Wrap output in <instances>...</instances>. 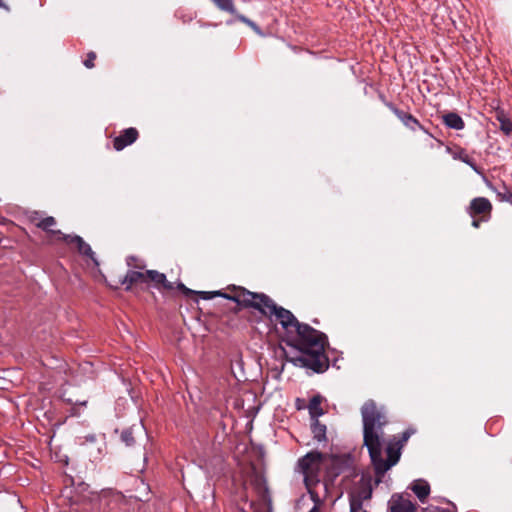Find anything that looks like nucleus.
Wrapping results in <instances>:
<instances>
[{"label": "nucleus", "instance_id": "c85d7f7f", "mask_svg": "<svg viewBox=\"0 0 512 512\" xmlns=\"http://www.w3.org/2000/svg\"><path fill=\"white\" fill-rule=\"evenodd\" d=\"M506 118H507V115L505 114V112L503 110L496 111V119L499 122V124L501 123V120L506 119Z\"/></svg>", "mask_w": 512, "mask_h": 512}, {"label": "nucleus", "instance_id": "39448f33", "mask_svg": "<svg viewBox=\"0 0 512 512\" xmlns=\"http://www.w3.org/2000/svg\"><path fill=\"white\" fill-rule=\"evenodd\" d=\"M372 491L371 480L361 478L356 486L348 493L350 507L354 510H359L360 505H363L364 501L371 499Z\"/></svg>", "mask_w": 512, "mask_h": 512}, {"label": "nucleus", "instance_id": "ddd939ff", "mask_svg": "<svg viewBox=\"0 0 512 512\" xmlns=\"http://www.w3.org/2000/svg\"><path fill=\"white\" fill-rule=\"evenodd\" d=\"M146 283L148 281L154 284V287L158 290H167L171 291L174 289L173 283L169 282L164 273L158 272L157 270H146Z\"/></svg>", "mask_w": 512, "mask_h": 512}, {"label": "nucleus", "instance_id": "cd10ccee", "mask_svg": "<svg viewBox=\"0 0 512 512\" xmlns=\"http://www.w3.org/2000/svg\"><path fill=\"white\" fill-rule=\"evenodd\" d=\"M177 289L180 290L184 295L189 296L195 294L196 292L187 288L182 282L177 284Z\"/></svg>", "mask_w": 512, "mask_h": 512}, {"label": "nucleus", "instance_id": "4be33fe9", "mask_svg": "<svg viewBox=\"0 0 512 512\" xmlns=\"http://www.w3.org/2000/svg\"><path fill=\"white\" fill-rule=\"evenodd\" d=\"M325 469H327L326 473L330 480H333L341 473V468L339 467V461L337 459H333L331 467L326 465Z\"/></svg>", "mask_w": 512, "mask_h": 512}, {"label": "nucleus", "instance_id": "f8f14e48", "mask_svg": "<svg viewBox=\"0 0 512 512\" xmlns=\"http://www.w3.org/2000/svg\"><path fill=\"white\" fill-rule=\"evenodd\" d=\"M390 512H415L416 504L402 495L394 494L389 500Z\"/></svg>", "mask_w": 512, "mask_h": 512}, {"label": "nucleus", "instance_id": "f257e3e1", "mask_svg": "<svg viewBox=\"0 0 512 512\" xmlns=\"http://www.w3.org/2000/svg\"><path fill=\"white\" fill-rule=\"evenodd\" d=\"M258 312L270 321H278L287 334V345L301 353L298 356H286L290 363L315 373H323L329 368V359L325 353L327 336L323 332L299 322L290 310L278 306L267 294Z\"/></svg>", "mask_w": 512, "mask_h": 512}, {"label": "nucleus", "instance_id": "aec40b11", "mask_svg": "<svg viewBox=\"0 0 512 512\" xmlns=\"http://www.w3.org/2000/svg\"><path fill=\"white\" fill-rule=\"evenodd\" d=\"M138 430L140 431L141 430V427L140 426H131L129 428H126L124 429L122 432H121V441L128 447H131L135 444V437H134V433H135V430Z\"/></svg>", "mask_w": 512, "mask_h": 512}, {"label": "nucleus", "instance_id": "20e7f679", "mask_svg": "<svg viewBox=\"0 0 512 512\" xmlns=\"http://www.w3.org/2000/svg\"><path fill=\"white\" fill-rule=\"evenodd\" d=\"M265 293L252 292L241 286H230L227 291H221V297L235 302L242 308L259 310Z\"/></svg>", "mask_w": 512, "mask_h": 512}, {"label": "nucleus", "instance_id": "393cba45", "mask_svg": "<svg viewBox=\"0 0 512 512\" xmlns=\"http://www.w3.org/2000/svg\"><path fill=\"white\" fill-rule=\"evenodd\" d=\"M96 53L93 51H90L87 53L86 59L84 60L83 64L86 68L92 69L95 66V59H96Z\"/></svg>", "mask_w": 512, "mask_h": 512}, {"label": "nucleus", "instance_id": "0eeeda50", "mask_svg": "<svg viewBox=\"0 0 512 512\" xmlns=\"http://www.w3.org/2000/svg\"><path fill=\"white\" fill-rule=\"evenodd\" d=\"M383 102L386 105L387 108H389L395 116L402 122V124L409 129L412 132H415L417 130H421L425 134H427L430 137H433V135L426 129L417 118H415L411 113H408L406 111H403L396 107L392 102L386 101L383 98Z\"/></svg>", "mask_w": 512, "mask_h": 512}, {"label": "nucleus", "instance_id": "473e14b6", "mask_svg": "<svg viewBox=\"0 0 512 512\" xmlns=\"http://www.w3.org/2000/svg\"><path fill=\"white\" fill-rule=\"evenodd\" d=\"M201 27H207V26H216V24H207V23H201Z\"/></svg>", "mask_w": 512, "mask_h": 512}, {"label": "nucleus", "instance_id": "7ed1b4c3", "mask_svg": "<svg viewBox=\"0 0 512 512\" xmlns=\"http://www.w3.org/2000/svg\"><path fill=\"white\" fill-rule=\"evenodd\" d=\"M326 467V455L313 450L297 461V470L304 476L307 489L314 488L321 480L322 470Z\"/></svg>", "mask_w": 512, "mask_h": 512}, {"label": "nucleus", "instance_id": "4468645a", "mask_svg": "<svg viewBox=\"0 0 512 512\" xmlns=\"http://www.w3.org/2000/svg\"><path fill=\"white\" fill-rule=\"evenodd\" d=\"M139 282L146 283L145 272H142V270L129 269L126 275L119 280L120 285H125L126 291H129L134 284Z\"/></svg>", "mask_w": 512, "mask_h": 512}, {"label": "nucleus", "instance_id": "6e6552de", "mask_svg": "<svg viewBox=\"0 0 512 512\" xmlns=\"http://www.w3.org/2000/svg\"><path fill=\"white\" fill-rule=\"evenodd\" d=\"M215 6L224 12L230 13L235 16L236 20L248 25L253 31L259 35H263L261 28L246 16L239 14L235 8L233 0H211Z\"/></svg>", "mask_w": 512, "mask_h": 512}, {"label": "nucleus", "instance_id": "f3484780", "mask_svg": "<svg viewBox=\"0 0 512 512\" xmlns=\"http://www.w3.org/2000/svg\"><path fill=\"white\" fill-rule=\"evenodd\" d=\"M311 432L315 441L318 443H327L328 439L326 436V425L322 424L318 419H312Z\"/></svg>", "mask_w": 512, "mask_h": 512}, {"label": "nucleus", "instance_id": "f03ea898", "mask_svg": "<svg viewBox=\"0 0 512 512\" xmlns=\"http://www.w3.org/2000/svg\"><path fill=\"white\" fill-rule=\"evenodd\" d=\"M363 421V440L375 472V483H381L385 473L396 465L401 457V450L414 430H405L400 438H393L386 446L387 459L382 458L383 427L387 424L384 413L378 409L373 400L366 401L361 408Z\"/></svg>", "mask_w": 512, "mask_h": 512}, {"label": "nucleus", "instance_id": "412c9836", "mask_svg": "<svg viewBox=\"0 0 512 512\" xmlns=\"http://www.w3.org/2000/svg\"><path fill=\"white\" fill-rule=\"evenodd\" d=\"M126 264L132 270H144L146 267L145 261L134 255H130L126 258Z\"/></svg>", "mask_w": 512, "mask_h": 512}, {"label": "nucleus", "instance_id": "b1692460", "mask_svg": "<svg viewBox=\"0 0 512 512\" xmlns=\"http://www.w3.org/2000/svg\"><path fill=\"white\" fill-rule=\"evenodd\" d=\"M500 129L505 135L512 134V121L508 117L501 120Z\"/></svg>", "mask_w": 512, "mask_h": 512}, {"label": "nucleus", "instance_id": "9b49d317", "mask_svg": "<svg viewBox=\"0 0 512 512\" xmlns=\"http://www.w3.org/2000/svg\"><path fill=\"white\" fill-rule=\"evenodd\" d=\"M139 137V132L136 128L130 127L120 132L118 136L113 139V148L116 151H121L127 146L136 142Z\"/></svg>", "mask_w": 512, "mask_h": 512}, {"label": "nucleus", "instance_id": "1a4fd4ad", "mask_svg": "<svg viewBox=\"0 0 512 512\" xmlns=\"http://www.w3.org/2000/svg\"><path fill=\"white\" fill-rule=\"evenodd\" d=\"M492 204L489 199L485 197L473 198L467 207V213L472 218L482 215L483 221H488L491 217Z\"/></svg>", "mask_w": 512, "mask_h": 512}, {"label": "nucleus", "instance_id": "5701e85b", "mask_svg": "<svg viewBox=\"0 0 512 512\" xmlns=\"http://www.w3.org/2000/svg\"><path fill=\"white\" fill-rule=\"evenodd\" d=\"M497 197L499 201L508 202L512 205V192L507 186L503 185L502 190L497 191Z\"/></svg>", "mask_w": 512, "mask_h": 512}, {"label": "nucleus", "instance_id": "dca6fc26", "mask_svg": "<svg viewBox=\"0 0 512 512\" xmlns=\"http://www.w3.org/2000/svg\"><path fill=\"white\" fill-rule=\"evenodd\" d=\"M442 121L450 129L462 130L465 127L464 120L456 112H448L442 115Z\"/></svg>", "mask_w": 512, "mask_h": 512}, {"label": "nucleus", "instance_id": "72a5a7b5", "mask_svg": "<svg viewBox=\"0 0 512 512\" xmlns=\"http://www.w3.org/2000/svg\"><path fill=\"white\" fill-rule=\"evenodd\" d=\"M309 512H319V509L317 506H313Z\"/></svg>", "mask_w": 512, "mask_h": 512}, {"label": "nucleus", "instance_id": "423d86ee", "mask_svg": "<svg viewBox=\"0 0 512 512\" xmlns=\"http://www.w3.org/2000/svg\"><path fill=\"white\" fill-rule=\"evenodd\" d=\"M30 220L37 228L46 232L51 240L64 241L67 236V234L53 228L57 223L53 216L41 217L39 212H34L31 215Z\"/></svg>", "mask_w": 512, "mask_h": 512}, {"label": "nucleus", "instance_id": "2eb2a0df", "mask_svg": "<svg viewBox=\"0 0 512 512\" xmlns=\"http://www.w3.org/2000/svg\"><path fill=\"white\" fill-rule=\"evenodd\" d=\"M410 488L422 503L430 493V485L424 479H417L413 481Z\"/></svg>", "mask_w": 512, "mask_h": 512}, {"label": "nucleus", "instance_id": "a211bd4d", "mask_svg": "<svg viewBox=\"0 0 512 512\" xmlns=\"http://www.w3.org/2000/svg\"><path fill=\"white\" fill-rule=\"evenodd\" d=\"M321 403H322V396L319 394L314 395L310 399L309 404H308V410H309V415L311 417V420L318 419L320 416H322L324 414V410L321 407Z\"/></svg>", "mask_w": 512, "mask_h": 512}, {"label": "nucleus", "instance_id": "9d476101", "mask_svg": "<svg viewBox=\"0 0 512 512\" xmlns=\"http://www.w3.org/2000/svg\"><path fill=\"white\" fill-rule=\"evenodd\" d=\"M63 242L69 245H75L79 254L91 259V261L96 266L99 265V262L95 257V253L92 250L91 246L88 243H86L82 237L78 235H67Z\"/></svg>", "mask_w": 512, "mask_h": 512}, {"label": "nucleus", "instance_id": "7c9ffc66", "mask_svg": "<svg viewBox=\"0 0 512 512\" xmlns=\"http://www.w3.org/2000/svg\"><path fill=\"white\" fill-rule=\"evenodd\" d=\"M350 512H368L366 509L363 508V505H360V509H353L352 507H350Z\"/></svg>", "mask_w": 512, "mask_h": 512}, {"label": "nucleus", "instance_id": "bb28decb", "mask_svg": "<svg viewBox=\"0 0 512 512\" xmlns=\"http://www.w3.org/2000/svg\"><path fill=\"white\" fill-rule=\"evenodd\" d=\"M313 488L308 489L309 495L314 502V506H317L318 509H320V506L322 504V500L320 499L319 495L312 490Z\"/></svg>", "mask_w": 512, "mask_h": 512}, {"label": "nucleus", "instance_id": "a878e982", "mask_svg": "<svg viewBox=\"0 0 512 512\" xmlns=\"http://www.w3.org/2000/svg\"><path fill=\"white\" fill-rule=\"evenodd\" d=\"M197 293L204 300H210V299H213L215 297H221V290H219V291H200V292H197Z\"/></svg>", "mask_w": 512, "mask_h": 512}, {"label": "nucleus", "instance_id": "2f4dec72", "mask_svg": "<svg viewBox=\"0 0 512 512\" xmlns=\"http://www.w3.org/2000/svg\"><path fill=\"white\" fill-rule=\"evenodd\" d=\"M0 8L5 9L6 11H10V8L3 0H0Z\"/></svg>", "mask_w": 512, "mask_h": 512}, {"label": "nucleus", "instance_id": "c756f323", "mask_svg": "<svg viewBox=\"0 0 512 512\" xmlns=\"http://www.w3.org/2000/svg\"><path fill=\"white\" fill-rule=\"evenodd\" d=\"M481 221H483V220H482V217H481V218H479V219H477L476 217H475V218H473L472 226H473L474 228H479V227H480V223H481Z\"/></svg>", "mask_w": 512, "mask_h": 512}, {"label": "nucleus", "instance_id": "6ab92c4d", "mask_svg": "<svg viewBox=\"0 0 512 512\" xmlns=\"http://www.w3.org/2000/svg\"><path fill=\"white\" fill-rule=\"evenodd\" d=\"M454 159H458L463 163L469 165L477 174H482V169L476 164L475 160L468 155L466 150L459 149L457 152L453 154Z\"/></svg>", "mask_w": 512, "mask_h": 512}]
</instances>
